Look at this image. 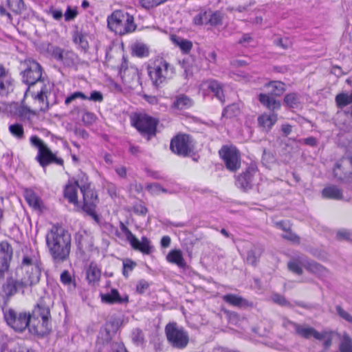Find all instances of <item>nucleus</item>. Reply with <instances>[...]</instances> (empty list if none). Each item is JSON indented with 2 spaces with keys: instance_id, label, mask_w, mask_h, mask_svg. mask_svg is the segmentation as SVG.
<instances>
[{
  "instance_id": "nucleus-2",
  "label": "nucleus",
  "mask_w": 352,
  "mask_h": 352,
  "mask_svg": "<svg viewBox=\"0 0 352 352\" xmlns=\"http://www.w3.org/2000/svg\"><path fill=\"white\" fill-rule=\"evenodd\" d=\"M41 274L39 261L30 256H24L20 267L16 270V276L23 281L22 285L27 287L38 283Z\"/></svg>"
},
{
  "instance_id": "nucleus-19",
  "label": "nucleus",
  "mask_w": 352,
  "mask_h": 352,
  "mask_svg": "<svg viewBox=\"0 0 352 352\" xmlns=\"http://www.w3.org/2000/svg\"><path fill=\"white\" fill-rule=\"evenodd\" d=\"M23 281L21 278H17L16 276V279L12 278H8L6 281V283L3 287V291L5 295L7 297H10L14 296L20 290H22V293H24V288L28 287L26 285H22Z\"/></svg>"
},
{
  "instance_id": "nucleus-39",
  "label": "nucleus",
  "mask_w": 352,
  "mask_h": 352,
  "mask_svg": "<svg viewBox=\"0 0 352 352\" xmlns=\"http://www.w3.org/2000/svg\"><path fill=\"white\" fill-rule=\"evenodd\" d=\"M284 104L290 108H296L300 104V97L296 93H289L284 98Z\"/></svg>"
},
{
  "instance_id": "nucleus-17",
  "label": "nucleus",
  "mask_w": 352,
  "mask_h": 352,
  "mask_svg": "<svg viewBox=\"0 0 352 352\" xmlns=\"http://www.w3.org/2000/svg\"><path fill=\"white\" fill-rule=\"evenodd\" d=\"M85 175H82L80 178L74 180V182L69 181L68 184L65 186L64 190V197L71 204L77 206L78 204L77 192L78 189L80 190V185L82 182H85Z\"/></svg>"
},
{
  "instance_id": "nucleus-21",
  "label": "nucleus",
  "mask_w": 352,
  "mask_h": 352,
  "mask_svg": "<svg viewBox=\"0 0 352 352\" xmlns=\"http://www.w3.org/2000/svg\"><path fill=\"white\" fill-rule=\"evenodd\" d=\"M222 299L226 303L238 308H245L252 306V302L236 294H228L223 295Z\"/></svg>"
},
{
  "instance_id": "nucleus-46",
  "label": "nucleus",
  "mask_w": 352,
  "mask_h": 352,
  "mask_svg": "<svg viewBox=\"0 0 352 352\" xmlns=\"http://www.w3.org/2000/svg\"><path fill=\"white\" fill-rule=\"evenodd\" d=\"M208 12L201 11L193 18V23L196 25L208 24Z\"/></svg>"
},
{
  "instance_id": "nucleus-58",
  "label": "nucleus",
  "mask_w": 352,
  "mask_h": 352,
  "mask_svg": "<svg viewBox=\"0 0 352 352\" xmlns=\"http://www.w3.org/2000/svg\"><path fill=\"white\" fill-rule=\"evenodd\" d=\"M272 300L281 306H289L290 303L285 299V298L278 294H275L272 296Z\"/></svg>"
},
{
  "instance_id": "nucleus-20",
  "label": "nucleus",
  "mask_w": 352,
  "mask_h": 352,
  "mask_svg": "<svg viewBox=\"0 0 352 352\" xmlns=\"http://www.w3.org/2000/svg\"><path fill=\"white\" fill-rule=\"evenodd\" d=\"M13 79L8 71L0 65V95H7L12 91Z\"/></svg>"
},
{
  "instance_id": "nucleus-52",
  "label": "nucleus",
  "mask_w": 352,
  "mask_h": 352,
  "mask_svg": "<svg viewBox=\"0 0 352 352\" xmlns=\"http://www.w3.org/2000/svg\"><path fill=\"white\" fill-rule=\"evenodd\" d=\"M96 120V116L94 113L89 111H85L82 115V121L86 125L92 124Z\"/></svg>"
},
{
  "instance_id": "nucleus-7",
  "label": "nucleus",
  "mask_w": 352,
  "mask_h": 352,
  "mask_svg": "<svg viewBox=\"0 0 352 352\" xmlns=\"http://www.w3.org/2000/svg\"><path fill=\"white\" fill-rule=\"evenodd\" d=\"M3 316L8 325L15 331L23 332L28 326L32 325L30 312L16 311L9 308L3 310Z\"/></svg>"
},
{
  "instance_id": "nucleus-29",
  "label": "nucleus",
  "mask_w": 352,
  "mask_h": 352,
  "mask_svg": "<svg viewBox=\"0 0 352 352\" xmlns=\"http://www.w3.org/2000/svg\"><path fill=\"white\" fill-rule=\"evenodd\" d=\"M322 197L326 199L340 200L343 197L342 190L336 186L325 187L322 191Z\"/></svg>"
},
{
  "instance_id": "nucleus-36",
  "label": "nucleus",
  "mask_w": 352,
  "mask_h": 352,
  "mask_svg": "<svg viewBox=\"0 0 352 352\" xmlns=\"http://www.w3.org/2000/svg\"><path fill=\"white\" fill-rule=\"evenodd\" d=\"M241 113V109L239 104L233 103L227 106L223 111L222 116L228 118L238 116Z\"/></svg>"
},
{
  "instance_id": "nucleus-41",
  "label": "nucleus",
  "mask_w": 352,
  "mask_h": 352,
  "mask_svg": "<svg viewBox=\"0 0 352 352\" xmlns=\"http://www.w3.org/2000/svg\"><path fill=\"white\" fill-rule=\"evenodd\" d=\"M133 53L138 57H146L149 54L148 47L142 43H137L133 47Z\"/></svg>"
},
{
  "instance_id": "nucleus-63",
  "label": "nucleus",
  "mask_w": 352,
  "mask_h": 352,
  "mask_svg": "<svg viewBox=\"0 0 352 352\" xmlns=\"http://www.w3.org/2000/svg\"><path fill=\"white\" fill-rule=\"evenodd\" d=\"M86 100L101 102L103 100V95L100 91H94L91 93L89 97L87 96Z\"/></svg>"
},
{
  "instance_id": "nucleus-27",
  "label": "nucleus",
  "mask_w": 352,
  "mask_h": 352,
  "mask_svg": "<svg viewBox=\"0 0 352 352\" xmlns=\"http://www.w3.org/2000/svg\"><path fill=\"white\" fill-rule=\"evenodd\" d=\"M129 243L133 249L139 250L143 254H149L151 252V242L146 236L142 237L141 241L135 237V241H131Z\"/></svg>"
},
{
  "instance_id": "nucleus-56",
  "label": "nucleus",
  "mask_w": 352,
  "mask_h": 352,
  "mask_svg": "<svg viewBox=\"0 0 352 352\" xmlns=\"http://www.w3.org/2000/svg\"><path fill=\"white\" fill-rule=\"evenodd\" d=\"M136 265L135 263L131 261L127 260L123 262V271L122 274L125 277L128 276L129 272H131L135 266Z\"/></svg>"
},
{
  "instance_id": "nucleus-4",
  "label": "nucleus",
  "mask_w": 352,
  "mask_h": 352,
  "mask_svg": "<svg viewBox=\"0 0 352 352\" xmlns=\"http://www.w3.org/2000/svg\"><path fill=\"white\" fill-rule=\"evenodd\" d=\"M148 76L153 85L160 87L173 78L175 69L173 65L163 58L156 60L152 66L148 67Z\"/></svg>"
},
{
  "instance_id": "nucleus-53",
  "label": "nucleus",
  "mask_w": 352,
  "mask_h": 352,
  "mask_svg": "<svg viewBox=\"0 0 352 352\" xmlns=\"http://www.w3.org/2000/svg\"><path fill=\"white\" fill-rule=\"evenodd\" d=\"M10 3H12V5H14L13 11L16 13L21 12L25 8L23 0H8V3L9 5Z\"/></svg>"
},
{
  "instance_id": "nucleus-11",
  "label": "nucleus",
  "mask_w": 352,
  "mask_h": 352,
  "mask_svg": "<svg viewBox=\"0 0 352 352\" xmlns=\"http://www.w3.org/2000/svg\"><path fill=\"white\" fill-rule=\"evenodd\" d=\"M132 123L142 135L146 136L148 140L156 133L157 120L147 114H136L132 118Z\"/></svg>"
},
{
  "instance_id": "nucleus-32",
  "label": "nucleus",
  "mask_w": 352,
  "mask_h": 352,
  "mask_svg": "<svg viewBox=\"0 0 352 352\" xmlns=\"http://www.w3.org/2000/svg\"><path fill=\"white\" fill-rule=\"evenodd\" d=\"M303 266L307 271L320 276H326L328 273L327 270L324 267L314 261L305 260V263H303Z\"/></svg>"
},
{
  "instance_id": "nucleus-12",
  "label": "nucleus",
  "mask_w": 352,
  "mask_h": 352,
  "mask_svg": "<svg viewBox=\"0 0 352 352\" xmlns=\"http://www.w3.org/2000/svg\"><path fill=\"white\" fill-rule=\"evenodd\" d=\"M53 85L48 80L46 83H41L39 86L40 89L35 91L28 87L26 93H29L33 98L34 102L37 104V112H45L49 109L48 96L51 94Z\"/></svg>"
},
{
  "instance_id": "nucleus-45",
  "label": "nucleus",
  "mask_w": 352,
  "mask_h": 352,
  "mask_svg": "<svg viewBox=\"0 0 352 352\" xmlns=\"http://www.w3.org/2000/svg\"><path fill=\"white\" fill-rule=\"evenodd\" d=\"M19 115L21 118L30 120L32 116L38 115L37 110L31 109L28 107L22 106L19 109Z\"/></svg>"
},
{
  "instance_id": "nucleus-37",
  "label": "nucleus",
  "mask_w": 352,
  "mask_h": 352,
  "mask_svg": "<svg viewBox=\"0 0 352 352\" xmlns=\"http://www.w3.org/2000/svg\"><path fill=\"white\" fill-rule=\"evenodd\" d=\"M305 263V259L301 258L300 260H292L288 262L287 267L289 270L298 275H301L303 272L302 265Z\"/></svg>"
},
{
  "instance_id": "nucleus-28",
  "label": "nucleus",
  "mask_w": 352,
  "mask_h": 352,
  "mask_svg": "<svg viewBox=\"0 0 352 352\" xmlns=\"http://www.w3.org/2000/svg\"><path fill=\"white\" fill-rule=\"evenodd\" d=\"M101 271L95 263H91L86 272L87 280L89 284L94 285L100 278Z\"/></svg>"
},
{
  "instance_id": "nucleus-61",
  "label": "nucleus",
  "mask_w": 352,
  "mask_h": 352,
  "mask_svg": "<svg viewBox=\"0 0 352 352\" xmlns=\"http://www.w3.org/2000/svg\"><path fill=\"white\" fill-rule=\"evenodd\" d=\"M146 189L151 195H157L161 192V189H162V187L160 184L154 183L148 184Z\"/></svg>"
},
{
  "instance_id": "nucleus-35",
  "label": "nucleus",
  "mask_w": 352,
  "mask_h": 352,
  "mask_svg": "<svg viewBox=\"0 0 352 352\" xmlns=\"http://www.w3.org/2000/svg\"><path fill=\"white\" fill-rule=\"evenodd\" d=\"M171 40L175 44L179 47V48L184 53H188V52H190L192 47L191 41L186 39L181 38L176 36H172Z\"/></svg>"
},
{
  "instance_id": "nucleus-33",
  "label": "nucleus",
  "mask_w": 352,
  "mask_h": 352,
  "mask_svg": "<svg viewBox=\"0 0 352 352\" xmlns=\"http://www.w3.org/2000/svg\"><path fill=\"white\" fill-rule=\"evenodd\" d=\"M193 104L191 98L184 94L177 96L173 104V107L179 110H184L190 108Z\"/></svg>"
},
{
  "instance_id": "nucleus-44",
  "label": "nucleus",
  "mask_w": 352,
  "mask_h": 352,
  "mask_svg": "<svg viewBox=\"0 0 352 352\" xmlns=\"http://www.w3.org/2000/svg\"><path fill=\"white\" fill-rule=\"evenodd\" d=\"M61 283L69 288H76L75 280L72 278L69 272L67 270L63 271L60 274Z\"/></svg>"
},
{
  "instance_id": "nucleus-23",
  "label": "nucleus",
  "mask_w": 352,
  "mask_h": 352,
  "mask_svg": "<svg viewBox=\"0 0 352 352\" xmlns=\"http://www.w3.org/2000/svg\"><path fill=\"white\" fill-rule=\"evenodd\" d=\"M263 251L264 249L262 245H253L247 252L245 263L252 266H256Z\"/></svg>"
},
{
  "instance_id": "nucleus-16",
  "label": "nucleus",
  "mask_w": 352,
  "mask_h": 352,
  "mask_svg": "<svg viewBox=\"0 0 352 352\" xmlns=\"http://www.w3.org/2000/svg\"><path fill=\"white\" fill-rule=\"evenodd\" d=\"M258 175L257 166L255 164H250L245 171L235 177L236 186L244 190L250 189L254 184L255 177Z\"/></svg>"
},
{
  "instance_id": "nucleus-15",
  "label": "nucleus",
  "mask_w": 352,
  "mask_h": 352,
  "mask_svg": "<svg viewBox=\"0 0 352 352\" xmlns=\"http://www.w3.org/2000/svg\"><path fill=\"white\" fill-rule=\"evenodd\" d=\"M170 148L171 151L180 156H187L192 151L190 137L186 134H179L171 140Z\"/></svg>"
},
{
  "instance_id": "nucleus-60",
  "label": "nucleus",
  "mask_w": 352,
  "mask_h": 352,
  "mask_svg": "<svg viewBox=\"0 0 352 352\" xmlns=\"http://www.w3.org/2000/svg\"><path fill=\"white\" fill-rule=\"evenodd\" d=\"M337 314L344 320H346L349 322H352V316L344 310L340 306L336 307Z\"/></svg>"
},
{
  "instance_id": "nucleus-40",
  "label": "nucleus",
  "mask_w": 352,
  "mask_h": 352,
  "mask_svg": "<svg viewBox=\"0 0 352 352\" xmlns=\"http://www.w3.org/2000/svg\"><path fill=\"white\" fill-rule=\"evenodd\" d=\"M340 352H352V339L349 335L344 333L340 344Z\"/></svg>"
},
{
  "instance_id": "nucleus-54",
  "label": "nucleus",
  "mask_w": 352,
  "mask_h": 352,
  "mask_svg": "<svg viewBox=\"0 0 352 352\" xmlns=\"http://www.w3.org/2000/svg\"><path fill=\"white\" fill-rule=\"evenodd\" d=\"M149 287L150 283L146 280L142 279L136 285V292L142 294L148 289Z\"/></svg>"
},
{
  "instance_id": "nucleus-13",
  "label": "nucleus",
  "mask_w": 352,
  "mask_h": 352,
  "mask_svg": "<svg viewBox=\"0 0 352 352\" xmlns=\"http://www.w3.org/2000/svg\"><path fill=\"white\" fill-rule=\"evenodd\" d=\"M45 50L54 59L67 67H72L78 63V55L71 50H64L50 43L46 44Z\"/></svg>"
},
{
  "instance_id": "nucleus-34",
  "label": "nucleus",
  "mask_w": 352,
  "mask_h": 352,
  "mask_svg": "<svg viewBox=\"0 0 352 352\" xmlns=\"http://www.w3.org/2000/svg\"><path fill=\"white\" fill-rule=\"evenodd\" d=\"M271 95L280 96L285 91V85L281 81L272 80L265 84Z\"/></svg>"
},
{
  "instance_id": "nucleus-3",
  "label": "nucleus",
  "mask_w": 352,
  "mask_h": 352,
  "mask_svg": "<svg viewBox=\"0 0 352 352\" xmlns=\"http://www.w3.org/2000/svg\"><path fill=\"white\" fill-rule=\"evenodd\" d=\"M32 330L36 334H45L51 330L50 309L43 299L40 300L30 313Z\"/></svg>"
},
{
  "instance_id": "nucleus-10",
  "label": "nucleus",
  "mask_w": 352,
  "mask_h": 352,
  "mask_svg": "<svg viewBox=\"0 0 352 352\" xmlns=\"http://www.w3.org/2000/svg\"><path fill=\"white\" fill-rule=\"evenodd\" d=\"M26 69L22 72L23 82L33 89L35 85L41 86V83H46L42 78V67L41 65L34 60L25 61Z\"/></svg>"
},
{
  "instance_id": "nucleus-8",
  "label": "nucleus",
  "mask_w": 352,
  "mask_h": 352,
  "mask_svg": "<svg viewBox=\"0 0 352 352\" xmlns=\"http://www.w3.org/2000/svg\"><path fill=\"white\" fill-rule=\"evenodd\" d=\"M165 333L168 343L173 348L183 349L189 342L188 333L177 323L172 322L166 324Z\"/></svg>"
},
{
  "instance_id": "nucleus-5",
  "label": "nucleus",
  "mask_w": 352,
  "mask_h": 352,
  "mask_svg": "<svg viewBox=\"0 0 352 352\" xmlns=\"http://www.w3.org/2000/svg\"><path fill=\"white\" fill-rule=\"evenodd\" d=\"M110 30L120 35L133 32L136 28L133 16L122 10L114 11L107 19Z\"/></svg>"
},
{
  "instance_id": "nucleus-38",
  "label": "nucleus",
  "mask_w": 352,
  "mask_h": 352,
  "mask_svg": "<svg viewBox=\"0 0 352 352\" xmlns=\"http://www.w3.org/2000/svg\"><path fill=\"white\" fill-rule=\"evenodd\" d=\"M336 102L339 108H342L352 103V90L349 95L346 93H340L336 96Z\"/></svg>"
},
{
  "instance_id": "nucleus-59",
  "label": "nucleus",
  "mask_w": 352,
  "mask_h": 352,
  "mask_svg": "<svg viewBox=\"0 0 352 352\" xmlns=\"http://www.w3.org/2000/svg\"><path fill=\"white\" fill-rule=\"evenodd\" d=\"M282 237L293 243H300V238L295 233L292 232L290 229L282 234Z\"/></svg>"
},
{
  "instance_id": "nucleus-24",
  "label": "nucleus",
  "mask_w": 352,
  "mask_h": 352,
  "mask_svg": "<svg viewBox=\"0 0 352 352\" xmlns=\"http://www.w3.org/2000/svg\"><path fill=\"white\" fill-rule=\"evenodd\" d=\"M12 256L11 245L5 241L0 243V266L3 269H8L9 263Z\"/></svg>"
},
{
  "instance_id": "nucleus-9",
  "label": "nucleus",
  "mask_w": 352,
  "mask_h": 352,
  "mask_svg": "<svg viewBox=\"0 0 352 352\" xmlns=\"http://www.w3.org/2000/svg\"><path fill=\"white\" fill-rule=\"evenodd\" d=\"M85 182L80 184V192L82 194L84 201L82 209L96 221H98V215L96 213V208L98 203V195L91 188V184L88 182V177H85Z\"/></svg>"
},
{
  "instance_id": "nucleus-50",
  "label": "nucleus",
  "mask_w": 352,
  "mask_h": 352,
  "mask_svg": "<svg viewBox=\"0 0 352 352\" xmlns=\"http://www.w3.org/2000/svg\"><path fill=\"white\" fill-rule=\"evenodd\" d=\"M166 1L167 0H140V4L143 8L150 10L165 3Z\"/></svg>"
},
{
  "instance_id": "nucleus-22",
  "label": "nucleus",
  "mask_w": 352,
  "mask_h": 352,
  "mask_svg": "<svg viewBox=\"0 0 352 352\" xmlns=\"http://www.w3.org/2000/svg\"><path fill=\"white\" fill-rule=\"evenodd\" d=\"M102 302L107 304H122L129 302V296L124 295L120 296L118 291L116 289H112L110 293L102 294Z\"/></svg>"
},
{
  "instance_id": "nucleus-47",
  "label": "nucleus",
  "mask_w": 352,
  "mask_h": 352,
  "mask_svg": "<svg viewBox=\"0 0 352 352\" xmlns=\"http://www.w3.org/2000/svg\"><path fill=\"white\" fill-rule=\"evenodd\" d=\"M131 339L134 344L141 345L144 342V336L142 331L138 328L134 329L131 333Z\"/></svg>"
},
{
  "instance_id": "nucleus-51",
  "label": "nucleus",
  "mask_w": 352,
  "mask_h": 352,
  "mask_svg": "<svg viewBox=\"0 0 352 352\" xmlns=\"http://www.w3.org/2000/svg\"><path fill=\"white\" fill-rule=\"evenodd\" d=\"M87 98V96L84 93L81 91H76L65 98V104L68 105L76 99L86 100Z\"/></svg>"
},
{
  "instance_id": "nucleus-18",
  "label": "nucleus",
  "mask_w": 352,
  "mask_h": 352,
  "mask_svg": "<svg viewBox=\"0 0 352 352\" xmlns=\"http://www.w3.org/2000/svg\"><path fill=\"white\" fill-rule=\"evenodd\" d=\"M328 333L327 331L319 332L307 324H300L296 334L305 339H309L314 337L316 340H322L327 336Z\"/></svg>"
},
{
  "instance_id": "nucleus-1",
  "label": "nucleus",
  "mask_w": 352,
  "mask_h": 352,
  "mask_svg": "<svg viewBox=\"0 0 352 352\" xmlns=\"http://www.w3.org/2000/svg\"><path fill=\"white\" fill-rule=\"evenodd\" d=\"M46 244L52 258L63 262L69 257L71 250V235L63 228L53 226L47 233Z\"/></svg>"
},
{
  "instance_id": "nucleus-31",
  "label": "nucleus",
  "mask_w": 352,
  "mask_h": 352,
  "mask_svg": "<svg viewBox=\"0 0 352 352\" xmlns=\"http://www.w3.org/2000/svg\"><path fill=\"white\" fill-rule=\"evenodd\" d=\"M207 87L210 90L215 97L221 102H225V96L223 92L221 85L215 80H208L207 82Z\"/></svg>"
},
{
  "instance_id": "nucleus-26",
  "label": "nucleus",
  "mask_w": 352,
  "mask_h": 352,
  "mask_svg": "<svg viewBox=\"0 0 352 352\" xmlns=\"http://www.w3.org/2000/svg\"><path fill=\"white\" fill-rule=\"evenodd\" d=\"M166 260L170 263L177 265L180 268H185L186 263L180 250H173L166 255Z\"/></svg>"
},
{
  "instance_id": "nucleus-48",
  "label": "nucleus",
  "mask_w": 352,
  "mask_h": 352,
  "mask_svg": "<svg viewBox=\"0 0 352 352\" xmlns=\"http://www.w3.org/2000/svg\"><path fill=\"white\" fill-rule=\"evenodd\" d=\"M299 325L285 317L282 318V327L292 333H296Z\"/></svg>"
},
{
  "instance_id": "nucleus-55",
  "label": "nucleus",
  "mask_w": 352,
  "mask_h": 352,
  "mask_svg": "<svg viewBox=\"0 0 352 352\" xmlns=\"http://www.w3.org/2000/svg\"><path fill=\"white\" fill-rule=\"evenodd\" d=\"M121 231L124 234L127 241L130 243L131 241H135V236L131 232V230L121 221L120 223Z\"/></svg>"
},
{
  "instance_id": "nucleus-43",
  "label": "nucleus",
  "mask_w": 352,
  "mask_h": 352,
  "mask_svg": "<svg viewBox=\"0 0 352 352\" xmlns=\"http://www.w3.org/2000/svg\"><path fill=\"white\" fill-rule=\"evenodd\" d=\"M74 42L78 45L82 50H86L89 48V43L85 36L80 32H76L73 36Z\"/></svg>"
},
{
  "instance_id": "nucleus-6",
  "label": "nucleus",
  "mask_w": 352,
  "mask_h": 352,
  "mask_svg": "<svg viewBox=\"0 0 352 352\" xmlns=\"http://www.w3.org/2000/svg\"><path fill=\"white\" fill-rule=\"evenodd\" d=\"M30 140L31 144L38 149V153L35 159L43 168L45 169L51 164L63 166V160L58 157L41 138L36 135H33Z\"/></svg>"
},
{
  "instance_id": "nucleus-57",
  "label": "nucleus",
  "mask_w": 352,
  "mask_h": 352,
  "mask_svg": "<svg viewBox=\"0 0 352 352\" xmlns=\"http://www.w3.org/2000/svg\"><path fill=\"white\" fill-rule=\"evenodd\" d=\"M78 15V11L76 8H72L68 6L67 10L65 12L64 16L66 21H70L74 20Z\"/></svg>"
},
{
  "instance_id": "nucleus-14",
  "label": "nucleus",
  "mask_w": 352,
  "mask_h": 352,
  "mask_svg": "<svg viewBox=\"0 0 352 352\" xmlns=\"http://www.w3.org/2000/svg\"><path fill=\"white\" fill-rule=\"evenodd\" d=\"M219 154L228 170L236 172L240 168L241 155L235 146H223L219 150Z\"/></svg>"
},
{
  "instance_id": "nucleus-42",
  "label": "nucleus",
  "mask_w": 352,
  "mask_h": 352,
  "mask_svg": "<svg viewBox=\"0 0 352 352\" xmlns=\"http://www.w3.org/2000/svg\"><path fill=\"white\" fill-rule=\"evenodd\" d=\"M9 131L15 138L21 140L24 138V129L21 124H13L10 125Z\"/></svg>"
},
{
  "instance_id": "nucleus-25",
  "label": "nucleus",
  "mask_w": 352,
  "mask_h": 352,
  "mask_svg": "<svg viewBox=\"0 0 352 352\" xmlns=\"http://www.w3.org/2000/svg\"><path fill=\"white\" fill-rule=\"evenodd\" d=\"M260 102L271 111L278 110L281 104L279 100H276L274 97L266 94H260L258 96Z\"/></svg>"
},
{
  "instance_id": "nucleus-49",
  "label": "nucleus",
  "mask_w": 352,
  "mask_h": 352,
  "mask_svg": "<svg viewBox=\"0 0 352 352\" xmlns=\"http://www.w3.org/2000/svg\"><path fill=\"white\" fill-rule=\"evenodd\" d=\"M208 24L215 26L221 24L222 22V16L219 12H213L212 13L210 11L208 12Z\"/></svg>"
},
{
  "instance_id": "nucleus-64",
  "label": "nucleus",
  "mask_w": 352,
  "mask_h": 352,
  "mask_svg": "<svg viewBox=\"0 0 352 352\" xmlns=\"http://www.w3.org/2000/svg\"><path fill=\"white\" fill-rule=\"evenodd\" d=\"M27 201L31 206L35 208H40V199L34 194L29 195L27 197Z\"/></svg>"
},
{
  "instance_id": "nucleus-30",
  "label": "nucleus",
  "mask_w": 352,
  "mask_h": 352,
  "mask_svg": "<svg viewBox=\"0 0 352 352\" xmlns=\"http://www.w3.org/2000/svg\"><path fill=\"white\" fill-rule=\"evenodd\" d=\"M277 121L276 113H264L258 118V122L260 126L266 131H269Z\"/></svg>"
},
{
  "instance_id": "nucleus-62",
  "label": "nucleus",
  "mask_w": 352,
  "mask_h": 352,
  "mask_svg": "<svg viewBox=\"0 0 352 352\" xmlns=\"http://www.w3.org/2000/svg\"><path fill=\"white\" fill-rule=\"evenodd\" d=\"M109 347L110 352H126L124 344L121 342H112Z\"/></svg>"
}]
</instances>
